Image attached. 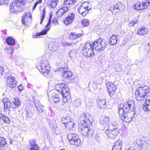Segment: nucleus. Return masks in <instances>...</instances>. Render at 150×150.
<instances>
[{
    "mask_svg": "<svg viewBox=\"0 0 150 150\" xmlns=\"http://www.w3.org/2000/svg\"><path fill=\"white\" fill-rule=\"evenodd\" d=\"M105 132L108 138L112 140L117 137L119 133V130L117 126L112 123H111L108 125Z\"/></svg>",
    "mask_w": 150,
    "mask_h": 150,
    "instance_id": "2",
    "label": "nucleus"
},
{
    "mask_svg": "<svg viewBox=\"0 0 150 150\" xmlns=\"http://www.w3.org/2000/svg\"><path fill=\"white\" fill-rule=\"evenodd\" d=\"M133 8L134 9H136L137 10H142V6L141 5L140 3L139 2H137L135 5H133Z\"/></svg>",
    "mask_w": 150,
    "mask_h": 150,
    "instance_id": "36",
    "label": "nucleus"
},
{
    "mask_svg": "<svg viewBox=\"0 0 150 150\" xmlns=\"http://www.w3.org/2000/svg\"><path fill=\"white\" fill-rule=\"evenodd\" d=\"M26 117L29 118L31 117L33 115L34 113L32 111V109L28 106L25 107Z\"/></svg>",
    "mask_w": 150,
    "mask_h": 150,
    "instance_id": "27",
    "label": "nucleus"
},
{
    "mask_svg": "<svg viewBox=\"0 0 150 150\" xmlns=\"http://www.w3.org/2000/svg\"><path fill=\"white\" fill-rule=\"evenodd\" d=\"M126 39H124V40L122 42V44H125L126 42Z\"/></svg>",
    "mask_w": 150,
    "mask_h": 150,
    "instance_id": "62",
    "label": "nucleus"
},
{
    "mask_svg": "<svg viewBox=\"0 0 150 150\" xmlns=\"http://www.w3.org/2000/svg\"><path fill=\"white\" fill-rule=\"evenodd\" d=\"M75 15L73 13H70L68 14L66 19L64 21V23L66 25H67L71 24L74 21L75 18Z\"/></svg>",
    "mask_w": 150,
    "mask_h": 150,
    "instance_id": "16",
    "label": "nucleus"
},
{
    "mask_svg": "<svg viewBox=\"0 0 150 150\" xmlns=\"http://www.w3.org/2000/svg\"><path fill=\"white\" fill-rule=\"evenodd\" d=\"M5 116H4L3 114L0 113V119H1L3 120V118H4V117Z\"/></svg>",
    "mask_w": 150,
    "mask_h": 150,
    "instance_id": "58",
    "label": "nucleus"
},
{
    "mask_svg": "<svg viewBox=\"0 0 150 150\" xmlns=\"http://www.w3.org/2000/svg\"><path fill=\"white\" fill-rule=\"evenodd\" d=\"M65 68H59L57 69V71H59L62 74V76L66 80H68L70 82H72L74 79V75L71 72L66 71L65 70Z\"/></svg>",
    "mask_w": 150,
    "mask_h": 150,
    "instance_id": "12",
    "label": "nucleus"
},
{
    "mask_svg": "<svg viewBox=\"0 0 150 150\" xmlns=\"http://www.w3.org/2000/svg\"><path fill=\"white\" fill-rule=\"evenodd\" d=\"M121 66L120 65L119 66V67L118 68H117V69H116V68H115V71H120L121 69Z\"/></svg>",
    "mask_w": 150,
    "mask_h": 150,
    "instance_id": "57",
    "label": "nucleus"
},
{
    "mask_svg": "<svg viewBox=\"0 0 150 150\" xmlns=\"http://www.w3.org/2000/svg\"><path fill=\"white\" fill-rule=\"evenodd\" d=\"M133 22H134V23L135 24H137L138 23V21L137 20H136L135 21L134 20V21H133Z\"/></svg>",
    "mask_w": 150,
    "mask_h": 150,
    "instance_id": "64",
    "label": "nucleus"
},
{
    "mask_svg": "<svg viewBox=\"0 0 150 150\" xmlns=\"http://www.w3.org/2000/svg\"><path fill=\"white\" fill-rule=\"evenodd\" d=\"M48 47L50 50L52 51L51 53L56 51L58 49L59 47L57 44L51 42L48 44Z\"/></svg>",
    "mask_w": 150,
    "mask_h": 150,
    "instance_id": "20",
    "label": "nucleus"
},
{
    "mask_svg": "<svg viewBox=\"0 0 150 150\" xmlns=\"http://www.w3.org/2000/svg\"><path fill=\"white\" fill-rule=\"evenodd\" d=\"M32 16L30 14L25 13V14L22 17V19H21L22 23L25 25H28L27 23V21L29 20H30Z\"/></svg>",
    "mask_w": 150,
    "mask_h": 150,
    "instance_id": "19",
    "label": "nucleus"
},
{
    "mask_svg": "<svg viewBox=\"0 0 150 150\" xmlns=\"http://www.w3.org/2000/svg\"><path fill=\"white\" fill-rule=\"evenodd\" d=\"M149 98H146L145 101L143 105V109L146 112L150 111V97Z\"/></svg>",
    "mask_w": 150,
    "mask_h": 150,
    "instance_id": "18",
    "label": "nucleus"
},
{
    "mask_svg": "<svg viewBox=\"0 0 150 150\" xmlns=\"http://www.w3.org/2000/svg\"><path fill=\"white\" fill-rule=\"evenodd\" d=\"M4 71V69L3 67H0V74L2 75H4L3 72Z\"/></svg>",
    "mask_w": 150,
    "mask_h": 150,
    "instance_id": "52",
    "label": "nucleus"
},
{
    "mask_svg": "<svg viewBox=\"0 0 150 150\" xmlns=\"http://www.w3.org/2000/svg\"><path fill=\"white\" fill-rule=\"evenodd\" d=\"M10 74L9 72L6 73L5 72L4 76L5 78H7L8 77H13L10 76Z\"/></svg>",
    "mask_w": 150,
    "mask_h": 150,
    "instance_id": "50",
    "label": "nucleus"
},
{
    "mask_svg": "<svg viewBox=\"0 0 150 150\" xmlns=\"http://www.w3.org/2000/svg\"><path fill=\"white\" fill-rule=\"evenodd\" d=\"M50 23L51 22L48 21L47 24L45 26V27L47 28L49 26L50 24Z\"/></svg>",
    "mask_w": 150,
    "mask_h": 150,
    "instance_id": "61",
    "label": "nucleus"
},
{
    "mask_svg": "<svg viewBox=\"0 0 150 150\" xmlns=\"http://www.w3.org/2000/svg\"><path fill=\"white\" fill-rule=\"evenodd\" d=\"M7 146L6 139L0 137V149L4 150Z\"/></svg>",
    "mask_w": 150,
    "mask_h": 150,
    "instance_id": "21",
    "label": "nucleus"
},
{
    "mask_svg": "<svg viewBox=\"0 0 150 150\" xmlns=\"http://www.w3.org/2000/svg\"><path fill=\"white\" fill-rule=\"evenodd\" d=\"M45 10L44 9L42 11V18L41 19V21L40 22V24H42V23L43 21L44 20V18L45 17Z\"/></svg>",
    "mask_w": 150,
    "mask_h": 150,
    "instance_id": "45",
    "label": "nucleus"
},
{
    "mask_svg": "<svg viewBox=\"0 0 150 150\" xmlns=\"http://www.w3.org/2000/svg\"><path fill=\"white\" fill-rule=\"evenodd\" d=\"M81 34L80 33H77L76 32L71 33L69 34V37L71 39H74L80 37Z\"/></svg>",
    "mask_w": 150,
    "mask_h": 150,
    "instance_id": "35",
    "label": "nucleus"
},
{
    "mask_svg": "<svg viewBox=\"0 0 150 150\" xmlns=\"http://www.w3.org/2000/svg\"><path fill=\"white\" fill-rule=\"evenodd\" d=\"M122 144V143L121 140L118 139L115 143L112 150H121Z\"/></svg>",
    "mask_w": 150,
    "mask_h": 150,
    "instance_id": "22",
    "label": "nucleus"
},
{
    "mask_svg": "<svg viewBox=\"0 0 150 150\" xmlns=\"http://www.w3.org/2000/svg\"><path fill=\"white\" fill-rule=\"evenodd\" d=\"M26 0H15L10 4V11L14 13H17L22 11Z\"/></svg>",
    "mask_w": 150,
    "mask_h": 150,
    "instance_id": "3",
    "label": "nucleus"
},
{
    "mask_svg": "<svg viewBox=\"0 0 150 150\" xmlns=\"http://www.w3.org/2000/svg\"><path fill=\"white\" fill-rule=\"evenodd\" d=\"M55 88L57 91L61 93L63 98V101L64 102H67V97L69 96V89L67 86L65 84L63 83L57 84L56 85Z\"/></svg>",
    "mask_w": 150,
    "mask_h": 150,
    "instance_id": "5",
    "label": "nucleus"
},
{
    "mask_svg": "<svg viewBox=\"0 0 150 150\" xmlns=\"http://www.w3.org/2000/svg\"><path fill=\"white\" fill-rule=\"evenodd\" d=\"M91 118L89 114L82 113L79 118V129L83 138H91L93 134V130L88 126V124L91 123L90 120Z\"/></svg>",
    "mask_w": 150,
    "mask_h": 150,
    "instance_id": "1",
    "label": "nucleus"
},
{
    "mask_svg": "<svg viewBox=\"0 0 150 150\" xmlns=\"http://www.w3.org/2000/svg\"><path fill=\"white\" fill-rule=\"evenodd\" d=\"M147 49L149 50V52H150V46H147Z\"/></svg>",
    "mask_w": 150,
    "mask_h": 150,
    "instance_id": "63",
    "label": "nucleus"
},
{
    "mask_svg": "<svg viewBox=\"0 0 150 150\" xmlns=\"http://www.w3.org/2000/svg\"><path fill=\"white\" fill-rule=\"evenodd\" d=\"M112 10L111 11L113 14L122 11L125 8V5L121 2L118 3L115 5L112 6Z\"/></svg>",
    "mask_w": 150,
    "mask_h": 150,
    "instance_id": "13",
    "label": "nucleus"
},
{
    "mask_svg": "<svg viewBox=\"0 0 150 150\" xmlns=\"http://www.w3.org/2000/svg\"><path fill=\"white\" fill-rule=\"evenodd\" d=\"M72 120H70L67 124H65V127L67 129H72L75 125L74 122L72 121Z\"/></svg>",
    "mask_w": 150,
    "mask_h": 150,
    "instance_id": "30",
    "label": "nucleus"
},
{
    "mask_svg": "<svg viewBox=\"0 0 150 150\" xmlns=\"http://www.w3.org/2000/svg\"><path fill=\"white\" fill-rule=\"evenodd\" d=\"M18 89L19 91H22L23 89V88L22 86L21 85H20L18 87Z\"/></svg>",
    "mask_w": 150,
    "mask_h": 150,
    "instance_id": "56",
    "label": "nucleus"
},
{
    "mask_svg": "<svg viewBox=\"0 0 150 150\" xmlns=\"http://www.w3.org/2000/svg\"><path fill=\"white\" fill-rule=\"evenodd\" d=\"M69 8L68 7L64 6L59 9L57 12L56 13L60 15H62L67 12Z\"/></svg>",
    "mask_w": 150,
    "mask_h": 150,
    "instance_id": "25",
    "label": "nucleus"
},
{
    "mask_svg": "<svg viewBox=\"0 0 150 150\" xmlns=\"http://www.w3.org/2000/svg\"><path fill=\"white\" fill-rule=\"evenodd\" d=\"M81 23L83 26H86L89 25V22L88 19H83L81 21Z\"/></svg>",
    "mask_w": 150,
    "mask_h": 150,
    "instance_id": "41",
    "label": "nucleus"
},
{
    "mask_svg": "<svg viewBox=\"0 0 150 150\" xmlns=\"http://www.w3.org/2000/svg\"><path fill=\"white\" fill-rule=\"evenodd\" d=\"M1 4H8L9 3V0H0Z\"/></svg>",
    "mask_w": 150,
    "mask_h": 150,
    "instance_id": "49",
    "label": "nucleus"
},
{
    "mask_svg": "<svg viewBox=\"0 0 150 150\" xmlns=\"http://www.w3.org/2000/svg\"><path fill=\"white\" fill-rule=\"evenodd\" d=\"M137 32L138 34L139 35H143L147 33L148 30L147 29L144 27H142L140 28Z\"/></svg>",
    "mask_w": 150,
    "mask_h": 150,
    "instance_id": "34",
    "label": "nucleus"
},
{
    "mask_svg": "<svg viewBox=\"0 0 150 150\" xmlns=\"http://www.w3.org/2000/svg\"><path fill=\"white\" fill-rule=\"evenodd\" d=\"M81 100L79 99L75 100L73 102V104L74 107H79L81 105Z\"/></svg>",
    "mask_w": 150,
    "mask_h": 150,
    "instance_id": "38",
    "label": "nucleus"
},
{
    "mask_svg": "<svg viewBox=\"0 0 150 150\" xmlns=\"http://www.w3.org/2000/svg\"><path fill=\"white\" fill-rule=\"evenodd\" d=\"M35 139H33L30 141V150H38V146L36 144Z\"/></svg>",
    "mask_w": 150,
    "mask_h": 150,
    "instance_id": "31",
    "label": "nucleus"
},
{
    "mask_svg": "<svg viewBox=\"0 0 150 150\" xmlns=\"http://www.w3.org/2000/svg\"><path fill=\"white\" fill-rule=\"evenodd\" d=\"M6 79L7 85L11 88H13L16 86V81L14 77H8Z\"/></svg>",
    "mask_w": 150,
    "mask_h": 150,
    "instance_id": "15",
    "label": "nucleus"
},
{
    "mask_svg": "<svg viewBox=\"0 0 150 150\" xmlns=\"http://www.w3.org/2000/svg\"><path fill=\"white\" fill-rule=\"evenodd\" d=\"M67 139L71 144L74 145L76 146L79 147L81 145L82 143L78 136L74 133H69L67 136Z\"/></svg>",
    "mask_w": 150,
    "mask_h": 150,
    "instance_id": "10",
    "label": "nucleus"
},
{
    "mask_svg": "<svg viewBox=\"0 0 150 150\" xmlns=\"http://www.w3.org/2000/svg\"><path fill=\"white\" fill-rule=\"evenodd\" d=\"M106 101L105 99H99L98 101V107L101 109L104 108L106 106Z\"/></svg>",
    "mask_w": 150,
    "mask_h": 150,
    "instance_id": "26",
    "label": "nucleus"
},
{
    "mask_svg": "<svg viewBox=\"0 0 150 150\" xmlns=\"http://www.w3.org/2000/svg\"><path fill=\"white\" fill-rule=\"evenodd\" d=\"M38 112L40 113H42L43 112V109H42L40 106L36 108Z\"/></svg>",
    "mask_w": 150,
    "mask_h": 150,
    "instance_id": "53",
    "label": "nucleus"
},
{
    "mask_svg": "<svg viewBox=\"0 0 150 150\" xmlns=\"http://www.w3.org/2000/svg\"><path fill=\"white\" fill-rule=\"evenodd\" d=\"M13 103L17 107H19L21 106L20 101L18 98L15 99L13 101Z\"/></svg>",
    "mask_w": 150,
    "mask_h": 150,
    "instance_id": "42",
    "label": "nucleus"
},
{
    "mask_svg": "<svg viewBox=\"0 0 150 150\" xmlns=\"http://www.w3.org/2000/svg\"><path fill=\"white\" fill-rule=\"evenodd\" d=\"M107 88L110 96H112L116 89L115 86L112 83H110L108 84Z\"/></svg>",
    "mask_w": 150,
    "mask_h": 150,
    "instance_id": "17",
    "label": "nucleus"
},
{
    "mask_svg": "<svg viewBox=\"0 0 150 150\" xmlns=\"http://www.w3.org/2000/svg\"><path fill=\"white\" fill-rule=\"evenodd\" d=\"M70 119H69V117L67 116L66 117H63L61 120V122L62 123L65 125L67 124L68 122H69V120Z\"/></svg>",
    "mask_w": 150,
    "mask_h": 150,
    "instance_id": "40",
    "label": "nucleus"
},
{
    "mask_svg": "<svg viewBox=\"0 0 150 150\" xmlns=\"http://www.w3.org/2000/svg\"><path fill=\"white\" fill-rule=\"evenodd\" d=\"M149 88L148 86L143 87H140L137 88L135 92L136 99L138 101L144 100L145 97L149 92Z\"/></svg>",
    "mask_w": 150,
    "mask_h": 150,
    "instance_id": "6",
    "label": "nucleus"
},
{
    "mask_svg": "<svg viewBox=\"0 0 150 150\" xmlns=\"http://www.w3.org/2000/svg\"><path fill=\"white\" fill-rule=\"evenodd\" d=\"M50 96L51 97L52 100L56 103H59L60 99L59 96L56 93H53L52 95H51Z\"/></svg>",
    "mask_w": 150,
    "mask_h": 150,
    "instance_id": "29",
    "label": "nucleus"
},
{
    "mask_svg": "<svg viewBox=\"0 0 150 150\" xmlns=\"http://www.w3.org/2000/svg\"><path fill=\"white\" fill-rule=\"evenodd\" d=\"M3 120L5 122L8 123H9L10 122V121L9 118L6 116L4 117Z\"/></svg>",
    "mask_w": 150,
    "mask_h": 150,
    "instance_id": "48",
    "label": "nucleus"
},
{
    "mask_svg": "<svg viewBox=\"0 0 150 150\" xmlns=\"http://www.w3.org/2000/svg\"><path fill=\"white\" fill-rule=\"evenodd\" d=\"M6 42L8 45H13L16 43L14 39L11 36H9L6 38Z\"/></svg>",
    "mask_w": 150,
    "mask_h": 150,
    "instance_id": "28",
    "label": "nucleus"
},
{
    "mask_svg": "<svg viewBox=\"0 0 150 150\" xmlns=\"http://www.w3.org/2000/svg\"><path fill=\"white\" fill-rule=\"evenodd\" d=\"M93 50L94 49L91 44L89 43H86L82 49L83 54L86 58L91 57L94 56V53L93 52Z\"/></svg>",
    "mask_w": 150,
    "mask_h": 150,
    "instance_id": "8",
    "label": "nucleus"
},
{
    "mask_svg": "<svg viewBox=\"0 0 150 150\" xmlns=\"http://www.w3.org/2000/svg\"><path fill=\"white\" fill-rule=\"evenodd\" d=\"M135 114L134 110H131L129 112H124L123 114L119 115L122 120L127 123H129L133 120Z\"/></svg>",
    "mask_w": 150,
    "mask_h": 150,
    "instance_id": "9",
    "label": "nucleus"
},
{
    "mask_svg": "<svg viewBox=\"0 0 150 150\" xmlns=\"http://www.w3.org/2000/svg\"><path fill=\"white\" fill-rule=\"evenodd\" d=\"M86 2L82 4L81 6L78 8L79 12L83 16H85L86 15L88 11L90 9L88 6H86Z\"/></svg>",
    "mask_w": 150,
    "mask_h": 150,
    "instance_id": "14",
    "label": "nucleus"
},
{
    "mask_svg": "<svg viewBox=\"0 0 150 150\" xmlns=\"http://www.w3.org/2000/svg\"><path fill=\"white\" fill-rule=\"evenodd\" d=\"M109 121V118L108 117H104L100 119V124L105 127L108 124Z\"/></svg>",
    "mask_w": 150,
    "mask_h": 150,
    "instance_id": "23",
    "label": "nucleus"
},
{
    "mask_svg": "<svg viewBox=\"0 0 150 150\" xmlns=\"http://www.w3.org/2000/svg\"><path fill=\"white\" fill-rule=\"evenodd\" d=\"M8 52L9 54H12L14 52V49L13 47H11L9 49L7 48Z\"/></svg>",
    "mask_w": 150,
    "mask_h": 150,
    "instance_id": "47",
    "label": "nucleus"
},
{
    "mask_svg": "<svg viewBox=\"0 0 150 150\" xmlns=\"http://www.w3.org/2000/svg\"><path fill=\"white\" fill-rule=\"evenodd\" d=\"M95 139L98 142H99L100 139L99 138L100 135L99 134H96L95 135Z\"/></svg>",
    "mask_w": 150,
    "mask_h": 150,
    "instance_id": "51",
    "label": "nucleus"
},
{
    "mask_svg": "<svg viewBox=\"0 0 150 150\" xmlns=\"http://www.w3.org/2000/svg\"><path fill=\"white\" fill-rule=\"evenodd\" d=\"M2 101L4 104V110L10 108L11 103L9 100L8 98H4Z\"/></svg>",
    "mask_w": 150,
    "mask_h": 150,
    "instance_id": "24",
    "label": "nucleus"
},
{
    "mask_svg": "<svg viewBox=\"0 0 150 150\" xmlns=\"http://www.w3.org/2000/svg\"><path fill=\"white\" fill-rule=\"evenodd\" d=\"M128 25L130 27L134 26V23L133 21L129 23Z\"/></svg>",
    "mask_w": 150,
    "mask_h": 150,
    "instance_id": "54",
    "label": "nucleus"
},
{
    "mask_svg": "<svg viewBox=\"0 0 150 150\" xmlns=\"http://www.w3.org/2000/svg\"><path fill=\"white\" fill-rule=\"evenodd\" d=\"M59 50L58 49L56 51L53 52L52 53H55V55L57 56L58 58H60L61 56V54L59 52Z\"/></svg>",
    "mask_w": 150,
    "mask_h": 150,
    "instance_id": "46",
    "label": "nucleus"
},
{
    "mask_svg": "<svg viewBox=\"0 0 150 150\" xmlns=\"http://www.w3.org/2000/svg\"><path fill=\"white\" fill-rule=\"evenodd\" d=\"M38 4V2H36L34 4V6L32 10H33L35 9L36 7L37 6V5Z\"/></svg>",
    "mask_w": 150,
    "mask_h": 150,
    "instance_id": "55",
    "label": "nucleus"
},
{
    "mask_svg": "<svg viewBox=\"0 0 150 150\" xmlns=\"http://www.w3.org/2000/svg\"><path fill=\"white\" fill-rule=\"evenodd\" d=\"M50 28H47L45 30H43L42 32H40L39 33H37L36 35L35 36H40L43 35H45L47 33V32L49 30Z\"/></svg>",
    "mask_w": 150,
    "mask_h": 150,
    "instance_id": "39",
    "label": "nucleus"
},
{
    "mask_svg": "<svg viewBox=\"0 0 150 150\" xmlns=\"http://www.w3.org/2000/svg\"><path fill=\"white\" fill-rule=\"evenodd\" d=\"M126 150H136L135 149L132 147H131L129 148L126 149Z\"/></svg>",
    "mask_w": 150,
    "mask_h": 150,
    "instance_id": "59",
    "label": "nucleus"
},
{
    "mask_svg": "<svg viewBox=\"0 0 150 150\" xmlns=\"http://www.w3.org/2000/svg\"><path fill=\"white\" fill-rule=\"evenodd\" d=\"M40 67V71L42 74L45 76H47L49 73L50 66L48 60L45 57L42 59Z\"/></svg>",
    "mask_w": 150,
    "mask_h": 150,
    "instance_id": "7",
    "label": "nucleus"
},
{
    "mask_svg": "<svg viewBox=\"0 0 150 150\" xmlns=\"http://www.w3.org/2000/svg\"><path fill=\"white\" fill-rule=\"evenodd\" d=\"M110 40L109 43L111 45H113L117 43L118 39L116 36L112 35L110 38Z\"/></svg>",
    "mask_w": 150,
    "mask_h": 150,
    "instance_id": "33",
    "label": "nucleus"
},
{
    "mask_svg": "<svg viewBox=\"0 0 150 150\" xmlns=\"http://www.w3.org/2000/svg\"><path fill=\"white\" fill-rule=\"evenodd\" d=\"M93 46L96 51L103 50L107 45L106 41L102 38H100L93 43Z\"/></svg>",
    "mask_w": 150,
    "mask_h": 150,
    "instance_id": "11",
    "label": "nucleus"
},
{
    "mask_svg": "<svg viewBox=\"0 0 150 150\" xmlns=\"http://www.w3.org/2000/svg\"><path fill=\"white\" fill-rule=\"evenodd\" d=\"M76 55V52L74 50H72L70 51L69 53V57L71 58L75 57Z\"/></svg>",
    "mask_w": 150,
    "mask_h": 150,
    "instance_id": "44",
    "label": "nucleus"
},
{
    "mask_svg": "<svg viewBox=\"0 0 150 150\" xmlns=\"http://www.w3.org/2000/svg\"><path fill=\"white\" fill-rule=\"evenodd\" d=\"M150 0H146V1L142 2V10L144 8H146L149 5Z\"/></svg>",
    "mask_w": 150,
    "mask_h": 150,
    "instance_id": "37",
    "label": "nucleus"
},
{
    "mask_svg": "<svg viewBox=\"0 0 150 150\" xmlns=\"http://www.w3.org/2000/svg\"><path fill=\"white\" fill-rule=\"evenodd\" d=\"M52 22L54 24V25H56L57 24H58V21L56 20H54L52 21Z\"/></svg>",
    "mask_w": 150,
    "mask_h": 150,
    "instance_id": "60",
    "label": "nucleus"
},
{
    "mask_svg": "<svg viewBox=\"0 0 150 150\" xmlns=\"http://www.w3.org/2000/svg\"><path fill=\"white\" fill-rule=\"evenodd\" d=\"M134 102L132 100L127 101L125 103L120 104L118 107L119 115L123 114L124 112H129L131 110H134Z\"/></svg>",
    "mask_w": 150,
    "mask_h": 150,
    "instance_id": "4",
    "label": "nucleus"
},
{
    "mask_svg": "<svg viewBox=\"0 0 150 150\" xmlns=\"http://www.w3.org/2000/svg\"><path fill=\"white\" fill-rule=\"evenodd\" d=\"M57 0H48L47 4L51 7L55 8L57 4Z\"/></svg>",
    "mask_w": 150,
    "mask_h": 150,
    "instance_id": "32",
    "label": "nucleus"
},
{
    "mask_svg": "<svg viewBox=\"0 0 150 150\" xmlns=\"http://www.w3.org/2000/svg\"><path fill=\"white\" fill-rule=\"evenodd\" d=\"M32 100L34 103L35 105L36 108L40 106L41 105L39 102H38L37 100H36L35 99V97L33 98Z\"/></svg>",
    "mask_w": 150,
    "mask_h": 150,
    "instance_id": "43",
    "label": "nucleus"
}]
</instances>
